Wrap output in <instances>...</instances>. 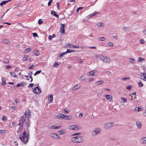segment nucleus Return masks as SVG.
<instances>
[{
	"mask_svg": "<svg viewBox=\"0 0 146 146\" xmlns=\"http://www.w3.org/2000/svg\"><path fill=\"white\" fill-rule=\"evenodd\" d=\"M71 141L74 143H79L83 142L84 141V138L80 135L73 137L71 138Z\"/></svg>",
	"mask_w": 146,
	"mask_h": 146,
	"instance_id": "nucleus-1",
	"label": "nucleus"
},
{
	"mask_svg": "<svg viewBox=\"0 0 146 146\" xmlns=\"http://www.w3.org/2000/svg\"><path fill=\"white\" fill-rule=\"evenodd\" d=\"M19 138L21 141L24 143L27 142L29 140V135L26 134L25 131L21 134Z\"/></svg>",
	"mask_w": 146,
	"mask_h": 146,
	"instance_id": "nucleus-2",
	"label": "nucleus"
},
{
	"mask_svg": "<svg viewBox=\"0 0 146 146\" xmlns=\"http://www.w3.org/2000/svg\"><path fill=\"white\" fill-rule=\"evenodd\" d=\"M23 121H24V119L23 117H21L20 118V120L19 121L20 123L18 124V125H20L19 128L18 130L17 131L18 133H19L20 131L23 129Z\"/></svg>",
	"mask_w": 146,
	"mask_h": 146,
	"instance_id": "nucleus-3",
	"label": "nucleus"
},
{
	"mask_svg": "<svg viewBox=\"0 0 146 146\" xmlns=\"http://www.w3.org/2000/svg\"><path fill=\"white\" fill-rule=\"evenodd\" d=\"M101 129L100 128H96L92 132L91 134L93 136H96L100 133L101 132Z\"/></svg>",
	"mask_w": 146,
	"mask_h": 146,
	"instance_id": "nucleus-4",
	"label": "nucleus"
},
{
	"mask_svg": "<svg viewBox=\"0 0 146 146\" xmlns=\"http://www.w3.org/2000/svg\"><path fill=\"white\" fill-rule=\"evenodd\" d=\"M114 125V124L113 122H108L104 124V127L106 129H109L112 127Z\"/></svg>",
	"mask_w": 146,
	"mask_h": 146,
	"instance_id": "nucleus-5",
	"label": "nucleus"
},
{
	"mask_svg": "<svg viewBox=\"0 0 146 146\" xmlns=\"http://www.w3.org/2000/svg\"><path fill=\"white\" fill-rule=\"evenodd\" d=\"M23 117L24 119V121H23V124L25 123V125L27 126V128L29 127V125L30 124V121L29 119L28 118H25L23 116Z\"/></svg>",
	"mask_w": 146,
	"mask_h": 146,
	"instance_id": "nucleus-6",
	"label": "nucleus"
},
{
	"mask_svg": "<svg viewBox=\"0 0 146 146\" xmlns=\"http://www.w3.org/2000/svg\"><path fill=\"white\" fill-rule=\"evenodd\" d=\"M33 91L34 93L36 94H39L42 92L41 90L38 86L34 88L33 90Z\"/></svg>",
	"mask_w": 146,
	"mask_h": 146,
	"instance_id": "nucleus-7",
	"label": "nucleus"
},
{
	"mask_svg": "<svg viewBox=\"0 0 146 146\" xmlns=\"http://www.w3.org/2000/svg\"><path fill=\"white\" fill-rule=\"evenodd\" d=\"M80 128V126L76 125L70 126L68 127L69 129L74 130H77L78 129H79Z\"/></svg>",
	"mask_w": 146,
	"mask_h": 146,
	"instance_id": "nucleus-8",
	"label": "nucleus"
},
{
	"mask_svg": "<svg viewBox=\"0 0 146 146\" xmlns=\"http://www.w3.org/2000/svg\"><path fill=\"white\" fill-rule=\"evenodd\" d=\"M67 115H64L60 113L58 114L56 116L57 119H66Z\"/></svg>",
	"mask_w": 146,
	"mask_h": 146,
	"instance_id": "nucleus-9",
	"label": "nucleus"
},
{
	"mask_svg": "<svg viewBox=\"0 0 146 146\" xmlns=\"http://www.w3.org/2000/svg\"><path fill=\"white\" fill-rule=\"evenodd\" d=\"M102 58V59L101 60L105 62L110 63L111 62V60L109 58L103 56V57Z\"/></svg>",
	"mask_w": 146,
	"mask_h": 146,
	"instance_id": "nucleus-10",
	"label": "nucleus"
},
{
	"mask_svg": "<svg viewBox=\"0 0 146 146\" xmlns=\"http://www.w3.org/2000/svg\"><path fill=\"white\" fill-rule=\"evenodd\" d=\"M135 125L137 128L139 129H141L142 127V125L141 123L139 121H137L136 122Z\"/></svg>",
	"mask_w": 146,
	"mask_h": 146,
	"instance_id": "nucleus-11",
	"label": "nucleus"
},
{
	"mask_svg": "<svg viewBox=\"0 0 146 146\" xmlns=\"http://www.w3.org/2000/svg\"><path fill=\"white\" fill-rule=\"evenodd\" d=\"M50 135L54 139L60 138L59 136L55 133H51L50 134Z\"/></svg>",
	"mask_w": 146,
	"mask_h": 146,
	"instance_id": "nucleus-12",
	"label": "nucleus"
},
{
	"mask_svg": "<svg viewBox=\"0 0 146 146\" xmlns=\"http://www.w3.org/2000/svg\"><path fill=\"white\" fill-rule=\"evenodd\" d=\"M140 143L142 144H146V137L142 138L140 140Z\"/></svg>",
	"mask_w": 146,
	"mask_h": 146,
	"instance_id": "nucleus-13",
	"label": "nucleus"
},
{
	"mask_svg": "<svg viewBox=\"0 0 146 146\" xmlns=\"http://www.w3.org/2000/svg\"><path fill=\"white\" fill-rule=\"evenodd\" d=\"M65 25L63 24H61V28L60 29V32L62 33L65 34L64 27Z\"/></svg>",
	"mask_w": 146,
	"mask_h": 146,
	"instance_id": "nucleus-14",
	"label": "nucleus"
},
{
	"mask_svg": "<svg viewBox=\"0 0 146 146\" xmlns=\"http://www.w3.org/2000/svg\"><path fill=\"white\" fill-rule=\"evenodd\" d=\"M25 115L26 117H29L31 115V113L29 111V110L26 111L25 113Z\"/></svg>",
	"mask_w": 146,
	"mask_h": 146,
	"instance_id": "nucleus-15",
	"label": "nucleus"
},
{
	"mask_svg": "<svg viewBox=\"0 0 146 146\" xmlns=\"http://www.w3.org/2000/svg\"><path fill=\"white\" fill-rule=\"evenodd\" d=\"M80 87V84H77L75 85L72 88V90H76Z\"/></svg>",
	"mask_w": 146,
	"mask_h": 146,
	"instance_id": "nucleus-16",
	"label": "nucleus"
},
{
	"mask_svg": "<svg viewBox=\"0 0 146 146\" xmlns=\"http://www.w3.org/2000/svg\"><path fill=\"white\" fill-rule=\"evenodd\" d=\"M98 13H99L98 12H97L95 11L94 13H93L90 14L88 16V17L89 18H91L92 17L94 16L95 15L98 14Z\"/></svg>",
	"mask_w": 146,
	"mask_h": 146,
	"instance_id": "nucleus-17",
	"label": "nucleus"
},
{
	"mask_svg": "<svg viewBox=\"0 0 146 146\" xmlns=\"http://www.w3.org/2000/svg\"><path fill=\"white\" fill-rule=\"evenodd\" d=\"M86 80V77L84 75L81 76L79 79V81L80 82L84 81Z\"/></svg>",
	"mask_w": 146,
	"mask_h": 146,
	"instance_id": "nucleus-18",
	"label": "nucleus"
},
{
	"mask_svg": "<svg viewBox=\"0 0 146 146\" xmlns=\"http://www.w3.org/2000/svg\"><path fill=\"white\" fill-rule=\"evenodd\" d=\"M104 24L103 23H98L97 24V26L99 27H103L104 26Z\"/></svg>",
	"mask_w": 146,
	"mask_h": 146,
	"instance_id": "nucleus-19",
	"label": "nucleus"
},
{
	"mask_svg": "<svg viewBox=\"0 0 146 146\" xmlns=\"http://www.w3.org/2000/svg\"><path fill=\"white\" fill-rule=\"evenodd\" d=\"M105 97L109 101H111L112 96L111 95H105Z\"/></svg>",
	"mask_w": 146,
	"mask_h": 146,
	"instance_id": "nucleus-20",
	"label": "nucleus"
},
{
	"mask_svg": "<svg viewBox=\"0 0 146 146\" xmlns=\"http://www.w3.org/2000/svg\"><path fill=\"white\" fill-rule=\"evenodd\" d=\"M95 73V70L92 71H90V72L88 73V76L91 75L92 76H95L96 75L94 74Z\"/></svg>",
	"mask_w": 146,
	"mask_h": 146,
	"instance_id": "nucleus-21",
	"label": "nucleus"
},
{
	"mask_svg": "<svg viewBox=\"0 0 146 146\" xmlns=\"http://www.w3.org/2000/svg\"><path fill=\"white\" fill-rule=\"evenodd\" d=\"M48 100L50 102H52L53 100V95H50L49 97L48 98Z\"/></svg>",
	"mask_w": 146,
	"mask_h": 146,
	"instance_id": "nucleus-22",
	"label": "nucleus"
},
{
	"mask_svg": "<svg viewBox=\"0 0 146 146\" xmlns=\"http://www.w3.org/2000/svg\"><path fill=\"white\" fill-rule=\"evenodd\" d=\"M11 0H8L7 1H3L0 3V5L1 6H2V5H5L8 1H10Z\"/></svg>",
	"mask_w": 146,
	"mask_h": 146,
	"instance_id": "nucleus-23",
	"label": "nucleus"
},
{
	"mask_svg": "<svg viewBox=\"0 0 146 146\" xmlns=\"http://www.w3.org/2000/svg\"><path fill=\"white\" fill-rule=\"evenodd\" d=\"M95 57L96 58H99L101 60L102 59V58L103 57V56L100 54H96L95 55Z\"/></svg>",
	"mask_w": 146,
	"mask_h": 146,
	"instance_id": "nucleus-24",
	"label": "nucleus"
},
{
	"mask_svg": "<svg viewBox=\"0 0 146 146\" xmlns=\"http://www.w3.org/2000/svg\"><path fill=\"white\" fill-rule=\"evenodd\" d=\"M104 82L103 80H99L97 82L96 84L97 85H99L102 84L104 83Z\"/></svg>",
	"mask_w": 146,
	"mask_h": 146,
	"instance_id": "nucleus-25",
	"label": "nucleus"
},
{
	"mask_svg": "<svg viewBox=\"0 0 146 146\" xmlns=\"http://www.w3.org/2000/svg\"><path fill=\"white\" fill-rule=\"evenodd\" d=\"M34 54L35 55L38 56L39 54V52L38 50H35L33 51Z\"/></svg>",
	"mask_w": 146,
	"mask_h": 146,
	"instance_id": "nucleus-26",
	"label": "nucleus"
},
{
	"mask_svg": "<svg viewBox=\"0 0 146 146\" xmlns=\"http://www.w3.org/2000/svg\"><path fill=\"white\" fill-rule=\"evenodd\" d=\"M60 62H56L53 64L54 67H58L60 64Z\"/></svg>",
	"mask_w": 146,
	"mask_h": 146,
	"instance_id": "nucleus-27",
	"label": "nucleus"
},
{
	"mask_svg": "<svg viewBox=\"0 0 146 146\" xmlns=\"http://www.w3.org/2000/svg\"><path fill=\"white\" fill-rule=\"evenodd\" d=\"M135 61V60L134 58H130L129 59V62L130 63H134Z\"/></svg>",
	"mask_w": 146,
	"mask_h": 146,
	"instance_id": "nucleus-28",
	"label": "nucleus"
},
{
	"mask_svg": "<svg viewBox=\"0 0 146 146\" xmlns=\"http://www.w3.org/2000/svg\"><path fill=\"white\" fill-rule=\"evenodd\" d=\"M51 13L52 15L55 16L58 18L59 17V16L58 15H57L56 13H55L54 11H51Z\"/></svg>",
	"mask_w": 146,
	"mask_h": 146,
	"instance_id": "nucleus-29",
	"label": "nucleus"
},
{
	"mask_svg": "<svg viewBox=\"0 0 146 146\" xmlns=\"http://www.w3.org/2000/svg\"><path fill=\"white\" fill-rule=\"evenodd\" d=\"M10 74H11V76L15 78H17V75L14 72H10Z\"/></svg>",
	"mask_w": 146,
	"mask_h": 146,
	"instance_id": "nucleus-30",
	"label": "nucleus"
},
{
	"mask_svg": "<svg viewBox=\"0 0 146 146\" xmlns=\"http://www.w3.org/2000/svg\"><path fill=\"white\" fill-rule=\"evenodd\" d=\"M28 58V56L27 55H25L23 57V61H26Z\"/></svg>",
	"mask_w": 146,
	"mask_h": 146,
	"instance_id": "nucleus-31",
	"label": "nucleus"
},
{
	"mask_svg": "<svg viewBox=\"0 0 146 146\" xmlns=\"http://www.w3.org/2000/svg\"><path fill=\"white\" fill-rule=\"evenodd\" d=\"M145 59L144 58H142L141 57H139L138 59V61L139 62H141L142 61H145Z\"/></svg>",
	"mask_w": 146,
	"mask_h": 146,
	"instance_id": "nucleus-32",
	"label": "nucleus"
},
{
	"mask_svg": "<svg viewBox=\"0 0 146 146\" xmlns=\"http://www.w3.org/2000/svg\"><path fill=\"white\" fill-rule=\"evenodd\" d=\"M141 109V108H139L138 107H136L135 108V111L136 112H137L140 111V110Z\"/></svg>",
	"mask_w": 146,
	"mask_h": 146,
	"instance_id": "nucleus-33",
	"label": "nucleus"
},
{
	"mask_svg": "<svg viewBox=\"0 0 146 146\" xmlns=\"http://www.w3.org/2000/svg\"><path fill=\"white\" fill-rule=\"evenodd\" d=\"M2 82H3L2 83V85H5L6 84L5 82V78L4 77L2 78Z\"/></svg>",
	"mask_w": 146,
	"mask_h": 146,
	"instance_id": "nucleus-34",
	"label": "nucleus"
},
{
	"mask_svg": "<svg viewBox=\"0 0 146 146\" xmlns=\"http://www.w3.org/2000/svg\"><path fill=\"white\" fill-rule=\"evenodd\" d=\"M138 84L139 87H141L143 86V84L141 81L139 82Z\"/></svg>",
	"mask_w": 146,
	"mask_h": 146,
	"instance_id": "nucleus-35",
	"label": "nucleus"
},
{
	"mask_svg": "<svg viewBox=\"0 0 146 146\" xmlns=\"http://www.w3.org/2000/svg\"><path fill=\"white\" fill-rule=\"evenodd\" d=\"M74 52V51L73 50H71L70 49H67V51H66V52H67V53H71V52Z\"/></svg>",
	"mask_w": 146,
	"mask_h": 146,
	"instance_id": "nucleus-36",
	"label": "nucleus"
},
{
	"mask_svg": "<svg viewBox=\"0 0 146 146\" xmlns=\"http://www.w3.org/2000/svg\"><path fill=\"white\" fill-rule=\"evenodd\" d=\"M41 72V70H39L36 71L34 74V76H36V75L40 74Z\"/></svg>",
	"mask_w": 146,
	"mask_h": 146,
	"instance_id": "nucleus-37",
	"label": "nucleus"
},
{
	"mask_svg": "<svg viewBox=\"0 0 146 146\" xmlns=\"http://www.w3.org/2000/svg\"><path fill=\"white\" fill-rule=\"evenodd\" d=\"M67 45L68 46H69L70 48H74V45H72L70 43H68Z\"/></svg>",
	"mask_w": 146,
	"mask_h": 146,
	"instance_id": "nucleus-38",
	"label": "nucleus"
},
{
	"mask_svg": "<svg viewBox=\"0 0 146 146\" xmlns=\"http://www.w3.org/2000/svg\"><path fill=\"white\" fill-rule=\"evenodd\" d=\"M121 99L122 101H123L125 102H127V99L123 97H121Z\"/></svg>",
	"mask_w": 146,
	"mask_h": 146,
	"instance_id": "nucleus-39",
	"label": "nucleus"
},
{
	"mask_svg": "<svg viewBox=\"0 0 146 146\" xmlns=\"http://www.w3.org/2000/svg\"><path fill=\"white\" fill-rule=\"evenodd\" d=\"M130 78H124L121 79L122 80H123L124 81H126L127 80L129 79Z\"/></svg>",
	"mask_w": 146,
	"mask_h": 146,
	"instance_id": "nucleus-40",
	"label": "nucleus"
},
{
	"mask_svg": "<svg viewBox=\"0 0 146 146\" xmlns=\"http://www.w3.org/2000/svg\"><path fill=\"white\" fill-rule=\"evenodd\" d=\"M128 29V27H124L123 28V30L124 32H126L127 31Z\"/></svg>",
	"mask_w": 146,
	"mask_h": 146,
	"instance_id": "nucleus-41",
	"label": "nucleus"
},
{
	"mask_svg": "<svg viewBox=\"0 0 146 146\" xmlns=\"http://www.w3.org/2000/svg\"><path fill=\"white\" fill-rule=\"evenodd\" d=\"M98 40H100L104 41L105 40V38L104 37L99 38H98Z\"/></svg>",
	"mask_w": 146,
	"mask_h": 146,
	"instance_id": "nucleus-42",
	"label": "nucleus"
},
{
	"mask_svg": "<svg viewBox=\"0 0 146 146\" xmlns=\"http://www.w3.org/2000/svg\"><path fill=\"white\" fill-rule=\"evenodd\" d=\"M113 37L115 39H118V36L117 35H116L115 34H114L113 35Z\"/></svg>",
	"mask_w": 146,
	"mask_h": 146,
	"instance_id": "nucleus-43",
	"label": "nucleus"
},
{
	"mask_svg": "<svg viewBox=\"0 0 146 146\" xmlns=\"http://www.w3.org/2000/svg\"><path fill=\"white\" fill-rule=\"evenodd\" d=\"M3 62L6 64H7L9 62V60L8 59L5 58Z\"/></svg>",
	"mask_w": 146,
	"mask_h": 146,
	"instance_id": "nucleus-44",
	"label": "nucleus"
},
{
	"mask_svg": "<svg viewBox=\"0 0 146 146\" xmlns=\"http://www.w3.org/2000/svg\"><path fill=\"white\" fill-rule=\"evenodd\" d=\"M102 92H98L97 94V96L98 97H100L101 95H102Z\"/></svg>",
	"mask_w": 146,
	"mask_h": 146,
	"instance_id": "nucleus-45",
	"label": "nucleus"
},
{
	"mask_svg": "<svg viewBox=\"0 0 146 146\" xmlns=\"http://www.w3.org/2000/svg\"><path fill=\"white\" fill-rule=\"evenodd\" d=\"M30 49H31V48H27L25 51V53H27L29 52L30 50Z\"/></svg>",
	"mask_w": 146,
	"mask_h": 146,
	"instance_id": "nucleus-46",
	"label": "nucleus"
},
{
	"mask_svg": "<svg viewBox=\"0 0 146 146\" xmlns=\"http://www.w3.org/2000/svg\"><path fill=\"white\" fill-rule=\"evenodd\" d=\"M8 41L7 39L4 40L3 41V42L5 44H8Z\"/></svg>",
	"mask_w": 146,
	"mask_h": 146,
	"instance_id": "nucleus-47",
	"label": "nucleus"
},
{
	"mask_svg": "<svg viewBox=\"0 0 146 146\" xmlns=\"http://www.w3.org/2000/svg\"><path fill=\"white\" fill-rule=\"evenodd\" d=\"M140 42L141 44H144L145 43L144 40L143 39H141L140 40Z\"/></svg>",
	"mask_w": 146,
	"mask_h": 146,
	"instance_id": "nucleus-48",
	"label": "nucleus"
},
{
	"mask_svg": "<svg viewBox=\"0 0 146 146\" xmlns=\"http://www.w3.org/2000/svg\"><path fill=\"white\" fill-rule=\"evenodd\" d=\"M33 35L34 37H36L38 36L37 34L36 33H33Z\"/></svg>",
	"mask_w": 146,
	"mask_h": 146,
	"instance_id": "nucleus-49",
	"label": "nucleus"
},
{
	"mask_svg": "<svg viewBox=\"0 0 146 146\" xmlns=\"http://www.w3.org/2000/svg\"><path fill=\"white\" fill-rule=\"evenodd\" d=\"M58 133L59 134H63L64 133V131L63 130H61L58 132Z\"/></svg>",
	"mask_w": 146,
	"mask_h": 146,
	"instance_id": "nucleus-50",
	"label": "nucleus"
},
{
	"mask_svg": "<svg viewBox=\"0 0 146 146\" xmlns=\"http://www.w3.org/2000/svg\"><path fill=\"white\" fill-rule=\"evenodd\" d=\"M132 86L131 85H129L127 86V89L129 90H131V88H132Z\"/></svg>",
	"mask_w": 146,
	"mask_h": 146,
	"instance_id": "nucleus-51",
	"label": "nucleus"
},
{
	"mask_svg": "<svg viewBox=\"0 0 146 146\" xmlns=\"http://www.w3.org/2000/svg\"><path fill=\"white\" fill-rule=\"evenodd\" d=\"M146 76V73H141L140 74V76L141 77L143 76Z\"/></svg>",
	"mask_w": 146,
	"mask_h": 146,
	"instance_id": "nucleus-52",
	"label": "nucleus"
},
{
	"mask_svg": "<svg viewBox=\"0 0 146 146\" xmlns=\"http://www.w3.org/2000/svg\"><path fill=\"white\" fill-rule=\"evenodd\" d=\"M39 24H41L43 23V21H41V19H39L38 22Z\"/></svg>",
	"mask_w": 146,
	"mask_h": 146,
	"instance_id": "nucleus-53",
	"label": "nucleus"
},
{
	"mask_svg": "<svg viewBox=\"0 0 146 146\" xmlns=\"http://www.w3.org/2000/svg\"><path fill=\"white\" fill-rule=\"evenodd\" d=\"M64 111L65 112V113H68L70 112V111L69 110H66L65 109H63Z\"/></svg>",
	"mask_w": 146,
	"mask_h": 146,
	"instance_id": "nucleus-54",
	"label": "nucleus"
},
{
	"mask_svg": "<svg viewBox=\"0 0 146 146\" xmlns=\"http://www.w3.org/2000/svg\"><path fill=\"white\" fill-rule=\"evenodd\" d=\"M52 1V0H50L48 2V6H50L51 5Z\"/></svg>",
	"mask_w": 146,
	"mask_h": 146,
	"instance_id": "nucleus-55",
	"label": "nucleus"
},
{
	"mask_svg": "<svg viewBox=\"0 0 146 146\" xmlns=\"http://www.w3.org/2000/svg\"><path fill=\"white\" fill-rule=\"evenodd\" d=\"M3 120L4 121H6L7 120V118L4 116H3V117L2 118Z\"/></svg>",
	"mask_w": 146,
	"mask_h": 146,
	"instance_id": "nucleus-56",
	"label": "nucleus"
},
{
	"mask_svg": "<svg viewBox=\"0 0 146 146\" xmlns=\"http://www.w3.org/2000/svg\"><path fill=\"white\" fill-rule=\"evenodd\" d=\"M33 85H34V84H32V83L30 84L28 86V87L29 88L32 87L33 86Z\"/></svg>",
	"mask_w": 146,
	"mask_h": 146,
	"instance_id": "nucleus-57",
	"label": "nucleus"
},
{
	"mask_svg": "<svg viewBox=\"0 0 146 146\" xmlns=\"http://www.w3.org/2000/svg\"><path fill=\"white\" fill-rule=\"evenodd\" d=\"M143 76V78H142V80L144 81H146V76Z\"/></svg>",
	"mask_w": 146,
	"mask_h": 146,
	"instance_id": "nucleus-58",
	"label": "nucleus"
},
{
	"mask_svg": "<svg viewBox=\"0 0 146 146\" xmlns=\"http://www.w3.org/2000/svg\"><path fill=\"white\" fill-rule=\"evenodd\" d=\"M108 44L110 46H113V44L111 42H110L108 43Z\"/></svg>",
	"mask_w": 146,
	"mask_h": 146,
	"instance_id": "nucleus-59",
	"label": "nucleus"
},
{
	"mask_svg": "<svg viewBox=\"0 0 146 146\" xmlns=\"http://www.w3.org/2000/svg\"><path fill=\"white\" fill-rule=\"evenodd\" d=\"M21 86H25L26 84V83L25 82H23L21 83Z\"/></svg>",
	"mask_w": 146,
	"mask_h": 146,
	"instance_id": "nucleus-60",
	"label": "nucleus"
},
{
	"mask_svg": "<svg viewBox=\"0 0 146 146\" xmlns=\"http://www.w3.org/2000/svg\"><path fill=\"white\" fill-rule=\"evenodd\" d=\"M34 66V65H32L29 67V68L30 69H32L33 68Z\"/></svg>",
	"mask_w": 146,
	"mask_h": 146,
	"instance_id": "nucleus-61",
	"label": "nucleus"
},
{
	"mask_svg": "<svg viewBox=\"0 0 146 146\" xmlns=\"http://www.w3.org/2000/svg\"><path fill=\"white\" fill-rule=\"evenodd\" d=\"M28 74L30 76H32V72L31 71H29L28 72Z\"/></svg>",
	"mask_w": 146,
	"mask_h": 146,
	"instance_id": "nucleus-62",
	"label": "nucleus"
},
{
	"mask_svg": "<svg viewBox=\"0 0 146 146\" xmlns=\"http://www.w3.org/2000/svg\"><path fill=\"white\" fill-rule=\"evenodd\" d=\"M79 115L80 116V117L81 118L83 116V114L82 113H80L79 114Z\"/></svg>",
	"mask_w": 146,
	"mask_h": 146,
	"instance_id": "nucleus-63",
	"label": "nucleus"
},
{
	"mask_svg": "<svg viewBox=\"0 0 146 146\" xmlns=\"http://www.w3.org/2000/svg\"><path fill=\"white\" fill-rule=\"evenodd\" d=\"M143 32L144 34L146 35V29L143 31Z\"/></svg>",
	"mask_w": 146,
	"mask_h": 146,
	"instance_id": "nucleus-64",
	"label": "nucleus"
}]
</instances>
